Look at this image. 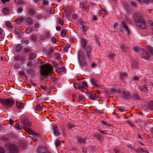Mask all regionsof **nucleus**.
I'll use <instances>...</instances> for the list:
<instances>
[{
    "label": "nucleus",
    "instance_id": "7c9ffc66",
    "mask_svg": "<svg viewBox=\"0 0 153 153\" xmlns=\"http://www.w3.org/2000/svg\"><path fill=\"white\" fill-rule=\"evenodd\" d=\"M53 48H48V55H50L52 54L53 52Z\"/></svg>",
    "mask_w": 153,
    "mask_h": 153
},
{
    "label": "nucleus",
    "instance_id": "6e6d98bb",
    "mask_svg": "<svg viewBox=\"0 0 153 153\" xmlns=\"http://www.w3.org/2000/svg\"><path fill=\"white\" fill-rule=\"evenodd\" d=\"M22 11V7H19L17 12L18 13H21Z\"/></svg>",
    "mask_w": 153,
    "mask_h": 153
},
{
    "label": "nucleus",
    "instance_id": "4d7b16f0",
    "mask_svg": "<svg viewBox=\"0 0 153 153\" xmlns=\"http://www.w3.org/2000/svg\"><path fill=\"white\" fill-rule=\"evenodd\" d=\"M133 49L135 52H138L140 51L139 48L137 46L134 47Z\"/></svg>",
    "mask_w": 153,
    "mask_h": 153
},
{
    "label": "nucleus",
    "instance_id": "09e8293b",
    "mask_svg": "<svg viewBox=\"0 0 153 153\" xmlns=\"http://www.w3.org/2000/svg\"><path fill=\"white\" fill-rule=\"evenodd\" d=\"M134 98L137 100H139L140 99V96L138 94H135L134 95Z\"/></svg>",
    "mask_w": 153,
    "mask_h": 153
},
{
    "label": "nucleus",
    "instance_id": "bb28decb",
    "mask_svg": "<svg viewBox=\"0 0 153 153\" xmlns=\"http://www.w3.org/2000/svg\"><path fill=\"white\" fill-rule=\"evenodd\" d=\"M53 65L54 67L56 68H60L61 66V65L60 63H57L55 62H53Z\"/></svg>",
    "mask_w": 153,
    "mask_h": 153
},
{
    "label": "nucleus",
    "instance_id": "ddd939ff",
    "mask_svg": "<svg viewBox=\"0 0 153 153\" xmlns=\"http://www.w3.org/2000/svg\"><path fill=\"white\" fill-rule=\"evenodd\" d=\"M16 106L18 109H22L24 108V104L23 103L18 101L16 102Z\"/></svg>",
    "mask_w": 153,
    "mask_h": 153
},
{
    "label": "nucleus",
    "instance_id": "f704fd0d",
    "mask_svg": "<svg viewBox=\"0 0 153 153\" xmlns=\"http://www.w3.org/2000/svg\"><path fill=\"white\" fill-rule=\"evenodd\" d=\"M120 75L121 79H123L124 77L127 76V74L125 73H120Z\"/></svg>",
    "mask_w": 153,
    "mask_h": 153
},
{
    "label": "nucleus",
    "instance_id": "e2e57ef3",
    "mask_svg": "<svg viewBox=\"0 0 153 153\" xmlns=\"http://www.w3.org/2000/svg\"><path fill=\"white\" fill-rule=\"evenodd\" d=\"M14 67L16 68H19V65L18 64H16L14 65Z\"/></svg>",
    "mask_w": 153,
    "mask_h": 153
},
{
    "label": "nucleus",
    "instance_id": "412c9836",
    "mask_svg": "<svg viewBox=\"0 0 153 153\" xmlns=\"http://www.w3.org/2000/svg\"><path fill=\"white\" fill-rule=\"evenodd\" d=\"M53 130L54 131V134L56 135H59V131L56 126H54L53 127Z\"/></svg>",
    "mask_w": 153,
    "mask_h": 153
},
{
    "label": "nucleus",
    "instance_id": "a19ab883",
    "mask_svg": "<svg viewBox=\"0 0 153 153\" xmlns=\"http://www.w3.org/2000/svg\"><path fill=\"white\" fill-rule=\"evenodd\" d=\"M6 25L7 27L9 28H12L13 27V26L11 25L10 23L8 22H6Z\"/></svg>",
    "mask_w": 153,
    "mask_h": 153
},
{
    "label": "nucleus",
    "instance_id": "69168bd1",
    "mask_svg": "<svg viewBox=\"0 0 153 153\" xmlns=\"http://www.w3.org/2000/svg\"><path fill=\"white\" fill-rule=\"evenodd\" d=\"M39 23H36L34 25V27L36 28H37L39 27Z\"/></svg>",
    "mask_w": 153,
    "mask_h": 153
},
{
    "label": "nucleus",
    "instance_id": "5fc2aeb1",
    "mask_svg": "<svg viewBox=\"0 0 153 153\" xmlns=\"http://www.w3.org/2000/svg\"><path fill=\"white\" fill-rule=\"evenodd\" d=\"M55 57L57 59L59 60L60 59V55L58 54H56L55 55Z\"/></svg>",
    "mask_w": 153,
    "mask_h": 153
},
{
    "label": "nucleus",
    "instance_id": "39448f33",
    "mask_svg": "<svg viewBox=\"0 0 153 153\" xmlns=\"http://www.w3.org/2000/svg\"><path fill=\"white\" fill-rule=\"evenodd\" d=\"M0 103L5 105L7 107H11L14 104V102L12 100L10 99H5L4 100L0 98Z\"/></svg>",
    "mask_w": 153,
    "mask_h": 153
},
{
    "label": "nucleus",
    "instance_id": "1a4fd4ad",
    "mask_svg": "<svg viewBox=\"0 0 153 153\" xmlns=\"http://www.w3.org/2000/svg\"><path fill=\"white\" fill-rule=\"evenodd\" d=\"M79 65L82 68L86 69L87 68V62L86 60V59H84L83 61H82L80 60L79 61Z\"/></svg>",
    "mask_w": 153,
    "mask_h": 153
},
{
    "label": "nucleus",
    "instance_id": "58836bf2",
    "mask_svg": "<svg viewBox=\"0 0 153 153\" xmlns=\"http://www.w3.org/2000/svg\"><path fill=\"white\" fill-rule=\"evenodd\" d=\"M84 97L83 96L79 95L76 101L78 102H79L83 99Z\"/></svg>",
    "mask_w": 153,
    "mask_h": 153
},
{
    "label": "nucleus",
    "instance_id": "9d476101",
    "mask_svg": "<svg viewBox=\"0 0 153 153\" xmlns=\"http://www.w3.org/2000/svg\"><path fill=\"white\" fill-rule=\"evenodd\" d=\"M78 57L79 61L80 60V59L81 58H83L84 59H86L85 53L84 52L81 51H80L78 52Z\"/></svg>",
    "mask_w": 153,
    "mask_h": 153
},
{
    "label": "nucleus",
    "instance_id": "72a5a7b5",
    "mask_svg": "<svg viewBox=\"0 0 153 153\" xmlns=\"http://www.w3.org/2000/svg\"><path fill=\"white\" fill-rule=\"evenodd\" d=\"M3 13L5 14H7L9 12V10L7 8H4L3 10Z\"/></svg>",
    "mask_w": 153,
    "mask_h": 153
},
{
    "label": "nucleus",
    "instance_id": "9b49d317",
    "mask_svg": "<svg viewBox=\"0 0 153 153\" xmlns=\"http://www.w3.org/2000/svg\"><path fill=\"white\" fill-rule=\"evenodd\" d=\"M138 88L141 91H144L145 92H148L149 91V89L146 85H144L143 86H139Z\"/></svg>",
    "mask_w": 153,
    "mask_h": 153
},
{
    "label": "nucleus",
    "instance_id": "f03ea898",
    "mask_svg": "<svg viewBox=\"0 0 153 153\" xmlns=\"http://www.w3.org/2000/svg\"><path fill=\"white\" fill-rule=\"evenodd\" d=\"M146 48L150 51V53H148L143 49H141L140 51L143 52V53L141 55V57L144 59H148L152 57V55H153V48L149 46H147Z\"/></svg>",
    "mask_w": 153,
    "mask_h": 153
},
{
    "label": "nucleus",
    "instance_id": "3c124183",
    "mask_svg": "<svg viewBox=\"0 0 153 153\" xmlns=\"http://www.w3.org/2000/svg\"><path fill=\"white\" fill-rule=\"evenodd\" d=\"M149 106L150 108L153 109V102H150L149 104Z\"/></svg>",
    "mask_w": 153,
    "mask_h": 153
},
{
    "label": "nucleus",
    "instance_id": "6e6552de",
    "mask_svg": "<svg viewBox=\"0 0 153 153\" xmlns=\"http://www.w3.org/2000/svg\"><path fill=\"white\" fill-rule=\"evenodd\" d=\"M23 123L25 129L29 127L32 124L31 122L27 119H25L23 121Z\"/></svg>",
    "mask_w": 153,
    "mask_h": 153
},
{
    "label": "nucleus",
    "instance_id": "20e7f679",
    "mask_svg": "<svg viewBox=\"0 0 153 153\" xmlns=\"http://www.w3.org/2000/svg\"><path fill=\"white\" fill-rule=\"evenodd\" d=\"M52 67L49 64H46L41 66V73L42 75H48L50 73Z\"/></svg>",
    "mask_w": 153,
    "mask_h": 153
},
{
    "label": "nucleus",
    "instance_id": "c756f323",
    "mask_svg": "<svg viewBox=\"0 0 153 153\" xmlns=\"http://www.w3.org/2000/svg\"><path fill=\"white\" fill-rule=\"evenodd\" d=\"M42 109V108L41 107V105L40 104H37L35 108V110L36 111L39 110L41 111Z\"/></svg>",
    "mask_w": 153,
    "mask_h": 153
},
{
    "label": "nucleus",
    "instance_id": "e433bc0d",
    "mask_svg": "<svg viewBox=\"0 0 153 153\" xmlns=\"http://www.w3.org/2000/svg\"><path fill=\"white\" fill-rule=\"evenodd\" d=\"M61 142L58 139H57L55 141V144L56 147L59 146L60 145Z\"/></svg>",
    "mask_w": 153,
    "mask_h": 153
},
{
    "label": "nucleus",
    "instance_id": "bf43d9fd",
    "mask_svg": "<svg viewBox=\"0 0 153 153\" xmlns=\"http://www.w3.org/2000/svg\"><path fill=\"white\" fill-rule=\"evenodd\" d=\"M99 131L101 133L104 134H108L106 132V131H102L101 130H100Z\"/></svg>",
    "mask_w": 153,
    "mask_h": 153
},
{
    "label": "nucleus",
    "instance_id": "aec40b11",
    "mask_svg": "<svg viewBox=\"0 0 153 153\" xmlns=\"http://www.w3.org/2000/svg\"><path fill=\"white\" fill-rule=\"evenodd\" d=\"M22 48V46L21 44H18L16 47V51L18 52L21 51Z\"/></svg>",
    "mask_w": 153,
    "mask_h": 153
},
{
    "label": "nucleus",
    "instance_id": "8fccbe9b",
    "mask_svg": "<svg viewBox=\"0 0 153 153\" xmlns=\"http://www.w3.org/2000/svg\"><path fill=\"white\" fill-rule=\"evenodd\" d=\"M140 79V78L139 77H137V76H134L133 78V80L136 82H137L139 81Z\"/></svg>",
    "mask_w": 153,
    "mask_h": 153
},
{
    "label": "nucleus",
    "instance_id": "0e129e2a",
    "mask_svg": "<svg viewBox=\"0 0 153 153\" xmlns=\"http://www.w3.org/2000/svg\"><path fill=\"white\" fill-rule=\"evenodd\" d=\"M45 38H48L50 36V34L48 32H46L45 33Z\"/></svg>",
    "mask_w": 153,
    "mask_h": 153
},
{
    "label": "nucleus",
    "instance_id": "4be33fe9",
    "mask_svg": "<svg viewBox=\"0 0 153 153\" xmlns=\"http://www.w3.org/2000/svg\"><path fill=\"white\" fill-rule=\"evenodd\" d=\"M120 48L121 49V51L123 52L126 51L127 49V47L123 44L121 45Z\"/></svg>",
    "mask_w": 153,
    "mask_h": 153
},
{
    "label": "nucleus",
    "instance_id": "864d4df0",
    "mask_svg": "<svg viewBox=\"0 0 153 153\" xmlns=\"http://www.w3.org/2000/svg\"><path fill=\"white\" fill-rule=\"evenodd\" d=\"M137 63L136 62H134L132 64V66L133 67L135 68L137 67Z\"/></svg>",
    "mask_w": 153,
    "mask_h": 153
},
{
    "label": "nucleus",
    "instance_id": "f3484780",
    "mask_svg": "<svg viewBox=\"0 0 153 153\" xmlns=\"http://www.w3.org/2000/svg\"><path fill=\"white\" fill-rule=\"evenodd\" d=\"M140 4H142L143 3H145L147 4L153 2V0H138Z\"/></svg>",
    "mask_w": 153,
    "mask_h": 153
},
{
    "label": "nucleus",
    "instance_id": "a211bd4d",
    "mask_svg": "<svg viewBox=\"0 0 153 153\" xmlns=\"http://www.w3.org/2000/svg\"><path fill=\"white\" fill-rule=\"evenodd\" d=\"M65 71L66 69L65 67H63L57 69L56 71L59 74H61L63 72H65Z\"/></svg>",
    "mask_w": 153,
    "mask_h": 153
},
{
    "label": "nucleus",
    "instance_id": "6ab92c4d",
    "mask_svg": "<svg viewBox=\"0 0 153 153\" xmlns=\"http://www.w3.org/2000/svg\"><path fill=\"white\" fill-rule=\"evenodd\" d=\"M134 150L137 153L147 152V151L145 150L144 149L141 147L137 149H134Z\"/></svg>",
    "mask_w": 153,
    "mask_h": 153
},
{
    "label": "nucleus",
    "instance_id": "c03bdc74",
    "mask_svg": "<svg viewBox=\"0 0 153 153\" xmlns=\"http://www.w3.org/2000/svg\"><path fill=\"white\" fill-rule=\"evenodd\" d=\"M83 87L86 88L88 87V85L87 82L85 81H83L82 83Z\"/></svg>",
    "mask_w": 153,
    "mask_h": 153
},
{
    "label": "nucleus",
    "instance_id": "4c0bfd02",
    "mask_svg": "<svg viewBox=\"0 0 153 153\" xmlns=\"http://www.w3.org/2000/svg\"><path fill=\"white\" fill-rule=\"evenodd\" d=\"M67 31L65 30H62L61 31V35L62 37H64L67 33Z\"/></svg>",
    "mask_w": 153,
    "mask_h": 153
},
{
    "label": "nucleus",
    "instance_id": "393cba45",
    "mask_svg": "<svg viewBox=\"0 0 153 153\" xmlns=\"http://www.w3.org/2000/svg\"><path fill=\"white\" fill-rule=\"evenodd\" d=\"M57 23H59L61 25H62L64 24V22L63 20H61L59 17H58L57 18Z\"/></svg>",
    "mask_w": 153,
    "mask_h": 153
},
{
    "label": "nucleus",
    "instance_id": "ea45409f",
    "mask_svg": "<svg viewBox=\"0 0 153 153\" xmlns=\"http://www.w3.org/2000/svg\"><path fill=\"white\" fill-rule=\"evenodd\" d=\"M74 126V125L71 123H68L67 124V127L69 128H71Z\"/></svg>",
    "mask_w": 153,
    "mask_h": 153
},
{
    "label": "nucleus",
    "instance_id": "473e14b6",
    "mask_svg": "<svg viewBox=\"0 0 153 153\" xmlns=\"http://www.w3.org/2000/svg\"><path fill=\"white\" fill-rule=\"evenodd\" d=\"M36 57V54L33 53H31L30 54L29 57L30 59H32Z\"/></svg>",
    "mask_w": 153,
    "mask_h": 153
},
{
    "label": "nucleus",
    "instance_id": "0eeeda50",
    "mask_svg": "<svg viewBox=\"0 0 153 153\" xmlns=\"http://www.w3.org/2000/svg\"><path fill=\"white\" fill-rule=\"evenodd\" d=\"M15 59L17 61H19L22 63H24L25 61L27 60L26 57H24L21 55H19L15 56Z\"/></svg>",
    "mask_w": 153,
    "mask_h": 153
},
{
    "label": "nucleus",
    "instance_id": "cd10ccee",
    "mask_svg": "<svg viewBox=\"0 0 153 153\" xmlns=\"http://www.w3.org/2000/svg\"><path fill=\"white\" fill-rule=\"evenodd\" d=\"M26 72L29 74L32 73L33 74H34L35 71L33 69H27L26 70Z\"/></svg>",
    "mask_w": 153,
    "mask_h": 153
},
{
    "label": "nucleus",
    "instance_id": "f8f14e48",
    "mask_svg": "<svg viewBox=\"0 0 153 153\" xmlns=\"http://www.w3.org/2000/svg\"><path fill=\"white\" fill-rule=\"evenodd\" d=\"M86 54L88 59H90L91 56V47L89 46L87 47L86 48Z\"/></svg>",
    "mask_w": 153,
    "mask_h": 153
},
{
    "label": "nucleus",
    "instance_id": "de8ad7c7",
    "mask_svg": "<svg viewBox=\"0 0 153 153\" xmlns=\"http://www.w3.org/2000/svg\"><path fill=\"white\" fill-rule=\"evenodd\" d=\"M15 1L17 4H22L23 3L22 0H15Z\"/></svg>",
    "mask_w": 153,
    "mask_h": 153
},
{
    "label": "nucleus",
    "instance_id": "a18cd8bd",
    "mask_svg": "<svg viewBox=\"0 0 153 153\" xmlns=\"http://www.w3.org/2000/svg\"><path fill=\"white\" fill-rule=\"evenodd\" d=\"M16 128L18 129V130H21L22 129V126L21 125H20L18 124H16L15 125Z\"/></svg>",
    "mask_w": 153,
    "mask_h": 153
},
{
    "label": "nucleus",
    "instance_id": "a878e982",
    "mask_svg": "<svg viewBox=\"0 0 153 153\" xmlns=\"http://www.w3.org/2000/svg\"><path fill=\"white\" fill-rule=\"evenodd\" d=\"M28 13L31 15H33L34 13V10L32 8H29L27 10Z\"/></svg>",
    "mask_w": 153,
    "mask_h": 153
},
{
    "label": "nucleus",
    "instance_id": "79ce46f5",
    "mask_svg": "<svg viewBox=\"0 0 153 153\" xmlns=\"http://www.w3.org/2000/svg\"><path fill=\"white\" fill-rule=\"evenodd\" d=\"M27 22L28 24L31 25L33 23V21L30 18H28L27 19Z\"/></svg>",
    "mask_w": 153,
    "mask_h": 153
},
{
    "label": "nucleus",
    "instance_id": "2f4dec72",
    "mask_svg": "<svg viewBox=\"0 0 153 153\" xmlns=\"http://www.w3.org/2000/svg\"><path fill=\"white\" fill-rule=\"evenodd\" d=\"M81 45L84 47H85L86 45V41L85 40V39H82L81 41Z\"/></svg>",
    "mask_w": 153,
    "mask_h": 153
},
{
    "label": "nucleus",
    "instance_id": "49530a36",
    "mask_svg": "<svg viewBox=\"0 0 153 153\" xmlns=\"http://www.w3.org/2000/svg\"><path fill=\"white\" fill-rule=\"evenodd\" d=\"M32 31V29L31 28H28L26 30V32L27 33H30Z\"/></svg>",
    "mask_w": 153,
    "mask_h": 153
},
{
    "label": "nucleus",
    "instance_id": "2eb2a0df",
    "mask_svg": "<svg viewBox=\"0 0 153 153\" xmlns=\"http://www.w3.org/2000/svg\"><path fill=\"white\" fill-rule=\"evenodd\" d=\"M25 130L27 133L30 134L32 135L33 136H37V134L34 132L29 127L25 128Z\"/></svg>",
    "mask_w": 153,
    "mask_h": 153
},
{
    "label": "nucleus",
    "instance_id": "37998d69",
    "mask_svg": "<svg viewBox=\"0 0 153 153\" xmlns=\"http://www.w3.org/2000/svg\"><path fill=\"white\" fill-rule=\"evenodd\" d=\"M21 42L22 44H27L29 43V41L28 40H25V39H22L21 41Z\"/></svg>",
    "mask_w": 153,
    "mask_h": 153
},
{
    "label": "nucleus",
    "instance_id": "b1692460",
    "mask_svg": "<svg viewBox=\"0 0 153 153\" xmlns=\"http://www.w3.org/2000/svg\"><path fill=\"white\" fill-rule=\"evenodd\" d=\"M94 136L97 139L99 140L100 141L103 140V138L102 136H100L99 134H95Z\"/></svg>",
    "mask_w": 153,
    "mask_h": 153
},
{
    "label": "nucleus",
    "instance_id": "5701e85b",
    "mask_svg": "<svg viewBox=\"0 0 153 153\" xmlns=\"http://www.w3.org/2000/svg\"><path fill=\"white\" fill-rule=\"evenodd\" d=\"M39 153H48V152L45 148L41 147L39 149Z\"/></svg>",
    "mask_w": 153,
    "mask_h": 153
},
{
    "label": "nucleus",
    "instance_id": "052dcab7",
    "mask_svg": "<svg viewBox=\"0 0 153 153\" xmlns=\"http://www.w3.org/2000/svg\"><path fill=\"white\" fill-rule=\"evenodd\" d=\"M148 23L151 26L153 27V22L151 20H148Z\"/></svg>",
    "mask_w": 153,
    "mask_h": 153
},
{
    "label": "nucleus",
    "instance_id": "4468645a",
    "mask_svg": "<svg viewBox=\"0 0 153 153\" xmlns=\"http://www.w3.org/2000/svg\"><path fill=\"white\" fill-rule=\"evenodd\" d=\"M87 137L83 138L82 137H78L77 138V142L79 143L85 144L86 140Z\"/></svg>",
    "mask_w": 153,
    "mask_h": 153
},
{
    "label": "nucleus",
    "instance_id": "13d9d810",
    "mask_svg": "<svg viewBox=\"0 0 153 153\" xmlns=\"http://www.w3.org/2000/svg\"><path fill=\"white\" fill-rule=\"evenodd\" d=\"M96 97L95 94L94 95H91L89 97L91 99L93 100L95 99Z\"/></svg>",
    "mask_w": 153,
    "mask_h": 153
},
{
    "label": "nucleus",
    "instance_id": "774afa93",
    "mask_svg": "<svg viewBox=\"0 0 153 153\" xmlns=\"http://www.w3.org/2000/svg\"><path fill=\"white\" fill-rule=\"evenodd\" d=\"M82 29L83 31H86V28L84 25H82Z\"/></svg>",
    "mask_w": 153,
    "mask_h": 153
},
{
    "label": "nucleus",
    "instance_id": "7ed1b4c3",
    "mask_svg": "<svg viewBox=\"0 0 153 153\" xmlns=\"http://www.w3.org/2000/svg\"><path fill=\"white\" fill-rule=\"evenodd\" d=\"M125 22H130L129 19L128 17H126L125 21L122 22L121 24L119 27V29L120 31L123 32L125 34L129 35L130 31L129 29L125 24Z\"/></svg>",
    "mask_w": 153,
    "mask_h": 153
},
{
    "label": "nucleus",
    "instance_id": "f257e3e1",
    "mask_svg": "<svg viewBox=\"0 0 153 153\" xmlns=\"http://www.w3.org/2000/svg\"><path fill=\"white\" fill-rule=\"evenodd\" d=\"M134 19L137 27L143 29L146 28V22L141 14L137 13H135Z\"/></svg>",
    "mask_w": 153,
    "mask_h": 153
},
{
    "label": "nucleus",
    "instance_id": "c85d7f7f",
    "mask_svg": "<svg viewBox=\"0 0 153 153\" xmlns=\"http://www.w3.org/2000/svg\"><path fill=\"white\" fill-rule=\"evenodd\" d=\"M123 94L124 95L125 97L126 98H128L129 96L130 95V93L129 92L123 91Z\"/></svg>",
    "mask_w": 153,
    "mask_h": 153
},
{
    "label": "nucleus",
    "instance_id": "680f3d73",
    "mask_svg": "<svg viewBox=\"0 0 153 153\" xmlns=\"http://www.w3.org/2000/svg\"><path fill=\"white\" fill-rule=\"evenodd\" d=\"M131 4L133 6H134L135 7H136L137 6V4L136 3L134 2V1L131 2Z\"/></svg>",
    "mask_w": 153,
    "mask_h": 153
},
{
    "label": "nucleus",
    "instance_id": "c9c22d12",
    "mask_svg": "<svg viewBox=\"0 0 153 153\" xmlns=\"http://www.w3.org/2000/svg\"><path fill=\"white\" fill-rule=\"evenodd\" d=\"M115 55H116L114 54L111 53L108 56V57L109 59H112L114 57Z\"/></svg>",
    "mask_w": 153,
    "mask_h": 153
},
{
    "label": "nucleus",
    "instance_id": "603ef678",
    "mask_svg": "<svg viewBox=\"0 0 153 153\" xmlns=\"http://www.w3.org/2000/svg\"><path fill=\"white\" fill-rule=\"evenodd\" d=\"M27 66L28 67H31L33 66V64L32 62H29L27 64Z\"/></svg>",
    "mask_w": 153,
    "mask_h": 153
},
{
    "label": "nucleus",
    "instance_id": "dca6fc26",
    "mask_svg": "<svg viewBox=\"0 0 153 153\" xmlns=\"http://www.w3.org/2000/svg\"><path fill=\"white\" fill-rule=\"evenodd\" d=\"M91 81L92 83L96 87L99 88L101 87L97 83V81L96 79L92 78L91 79Z\"/></svg>",
    "mask_w": 153,
    "mask_h": 153
},
{
    "label": "nucleus",
    "instance_id": "423d86ee",
    "mask_svg": "<svg viewBox=\"0 0 153 153\" xmlns=\"http://www.w3.org/2000/svg\"><path fill=\"white\" fill-rule=\"evenodd\" d=\"M12 153H16L18 151L17 148L14 145L10 144L8 147Z\"/></svg>",
    "mask_w": 153,
    "mask_h": 153
},
{
    "label": "nucleus",
    "instance_id": "338daca9",
    "mask_svg": "<svg viewBox=\"0 0 153 153\" xmlns=\"http://www.w3.org/2000/svg\"><path fill=\"white\" fill-rule=\"evenodd\" d=\"M48 1L47 0H44L43 2V4L45 5H47L48 4Z\"/></svg>",
    "mask_w": 153,
    "mask_h": 153
}]
</instances>
